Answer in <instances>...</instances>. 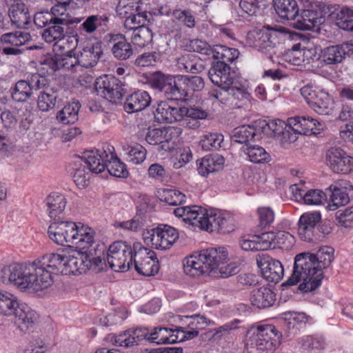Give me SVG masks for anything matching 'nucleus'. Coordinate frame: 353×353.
Here are the masks:
<instances>
[{
  "label": "nucleus",
  "mask_w": 353,
  "mask_h": 353,
  "mask_svg": "<svg viewBox=\"0 0 353 353\" xmlns=\"http://www.w3.org/2000/svg\"><path fill=\"white\" fill-rule=\"evenodd\" d=\"M90 261L83 251L50 253L26 263H13L0 270V282L14 285L21 292L37 293L54 283L58 274H78L88 270Z\"/></svg>",
  "instance_id": "nucleus-1"
},
{
  "label": "nucleus",
  "mask_w": 353,
  "mask_h": 353,
  "mask_svg": "<svg viewBox=\"0 0 353 353\" xmlns=\"http://www.w3.org/2000/svg\"><path fill=\"white\" fill-rule=\"evenodd\" d=\"M334 252L332 248L324 246L316 254L304 252L297 254L292 274L283 285H294L300 283L299 289L301 291L315 290L321 284L323 270L328 268L334 259Z\"/></svg>",
  "instance_id": "nucleus-2"
},
{
  "label": "nucleus",
  "mask_w": 353,
  "mask_h": 353,
  "mask_svg": "<svg viewBox=\"0 0 353 353\" xmlns=\"http://www.w3.org/2000/svg\"><path fill=\"white\" fill-rule=\"evenodd\" d=\"M174 214L188 224L206 231L229 232L234 230V219L228 212L218 209H206L201 206L179 207L174 210Z\"/></svg>",
  "instance_id": "nucleus-3"
},
{
  "label": "nucleus",
  "mask_w": 353,
  "mask_h": 353,
  "mask_svg": "<svg viewBox=\"0 0 353 353\" xmlns=\"http://www.w3.org/2000/svg\"><path fill=\"white\" fill-rule=\"evenodd\" d=\"M103 54L99 45L90 44L83 47L77 54H59L49 56L41 61L42 68L48 74L56 70L65 69L81 71L83 68L94 67Z\"/></svg>",
  "instance_id": "nucleus-4"
},
{
  "label": "nucleus",
  "mask_w": 353,
  "mask_h": 353,
  "mask_svg": "<svg viewBox=\"0 0 353 353\" xmlns=\"http://www.w3.org/2000/svg\"><path fill=\"white\" fill-rule=\"evenodd\" d=\"M11 317L19 327L28 328L37 320L38 314L19 298L0 290V315Z\"/></svg>",
  "instance_id": "nucleus-5"
},
{
  "label": "nucleus",
  "mask_w": 353,
  "mask_h": 353,
  "mask_svg": "<svg viewBox=\"0 0 353 353\" xmlns=\"http://www.w3.org/2000/svg\"><path fill=\"white\" fill-rule=\"evenodd\" d=\"M279 334L273 325H262L251 327L244 339L248 353L272 352L279 345Z\"/></svg>",
  "instance_id": "nucleus-6"
},
{
  "label": "nucleus",
  "mask_w": 353,
  "mask_h": 353,
  "mask_svg": "<svg viewBox=\"0 0 353 353\" xmlns=\"http://www.w3.org/2000/svg\"><path fill=\"white\" fill-rule=\"evenodd\" d=\"M224 254L210 248L187 256L183 260V271L185 274L197 277L215 271L216 267L225 258Z\"/></svg>",
  "instance_id": "nucleus-7"
},
{
  "label": "nucleus",
  "mask_w": 353,
  "mask_h": 353,
  "mask_svg": "<svg viewBox=\"0 0 353 353\" xmlns=\"http://www.w3.org/2000/svg\"><path fill=\"white\" fill-rule=\"evenodd\" d=\"M301 94L310 108L319 114H329L333 109V99L319 86L306 85L301 89Z\"/></svg>",
  "instance_id": "nucleus-8"
},
{
  "label": "nucleus",
  "mask_w": 353,
  "mask_h": 353,
  "mask_svg": "<svg viewBox=\"0 0 353 353\" xmlns=\"http://www.w3.org/2000/svg\"><path fill=\"white\" fill-rule=\"evenodd\" d=\"M1 121L7 131L24 133L30 128L32 119L30 111L14 107L2 110Z\"/></svg>",
  "instance_id": "nucleus-9"
},
{
  "label": "nucleus",
  "mask_w": 353,
  "mask_h": 353,
  "mask_svg": "<svg viewBox=\"0 0 353 353\" xmlns=\"http://www.w3.org/2000/svg\"><path fill=\"white\" fill-rule=\"evenodd\" d=\"M132 248L125 241L113 243L108 250L106 261L110 268L115 272H125L133 261Z\"/></svg>",
  "instance_id": "nucleus-10"
},
{
  "label": "nucleus",
  "mask_w": 353,
  "mask_h": 353,
  "mask_svg": "<svg viewBox=\"0 0 353 353\" xmlns=\"http://www.w3.org/2000/svg\"><path fill=\"white\" fill-rule=\"evenodd\" d=\"M146 243H150L154 249L166 250L170 249L179 239L177 230L170 225H162L148 231L143 234Z\"/></svg>",
  "instance_id": "nucleus-11"
},
{
  "label": "nucleus",
  "mask_w": 353,
  "mask_h": 353,
  "mask_svg": "<svg viewBox=\"0 0 353 353\" xmlns=\"http://www.w3.org/2000/svg\"><path fill=\"white\" fill-rule=\"evenodd\" d=\"M134 254L133 261L137 272L142 275L150 276L159 271L158 260L155 253L140 244H134Z\"/></svg>",
  "instance_id": "nucleus-12"
},
{
  "label": "nucleus",
  "mask_w": 353,
  "mask_h": 353,
  "mask_svg": "<svg viewBox=\"0 0 353 353\" xmlns=\"http://www.w3.org/2000/svg\"><path fill=\"white\" fill-rule=\"evenodd\" d=\"M258 127L260 128L261 134L279 139L282 143H292L296 140V134L292 132L289 123L281 119L269 121L260 120L258 121Z\"/></svg>",
  "instance_id": "nucleus-13"
},
{
  "label": "nucleus",
  "mask_w": 353,
  "mask_h": 353,
  "mask_svg": "<svg viewBox=\"0 0 353 353\" xmlns=\"http://www.w3.org/2000/svg\"><path fill=\"white\" fill-rule=\"evenodd\" d=\"M49 238L57 245L69 246L74 242L77 223L72 221H54L48 227Z\"/></svg>",
  "instance_id": "nucleus-14"
},
{
  "label": "nucleus",
  "mask_w": 353,
  "mask_h": 353,
  "mask_svg": "<svg viewBox=\"0 0 353 353\" xmlns=\"http://www.w3.org/2000/svg\"><path fill=\"white\" fill-rule=\"evenodd\" d=\"M95 90L98 94L113 103L121 99L124 93L121 82L114 77L108 75L97 79Z\"/></svg>",
  "instance_id": "nucleus-15"
},
{
  "label": "nucleus",
  "mask_w": 353,
  "mask_h": 353,
  "mask_svg": "<svg viewBox=\"0 0 353 353\" xmlns=\"http://www.w3.org/2000/svg\"><path fill=\"white\" fill-rule=\"evenodd\" d=\"M208 76L212 83L219 88H228L236 79V72L223 61H215L208 71Z\"/></svg>",
  "instance_id": "nucleus-16"
},
{
  "label": "nucleus",
  "mask_w": 353,
  "mask_h": 353,
  "mask_svg": "<svg viewBox=\"0 0 353 353\" xmlns=\"http://www.w3.org/2000/svg\"><path fill=\"white\" fill-rule=\"evenodd\" d=\"M257 265L263 277L270 282L277 283L284 276V268L281 261L268 254L259 256Z\"/></svg>",
  "instance_id": "nucleus-17"
},
{
  "label": "nucleus",
  "mask_w": 353,
  "mask_h": 353,
  "mask_svg": "<svg viewBox=\"0 0 353 353\" xmlns=\"http://www.w3.org/2000/svg\"><path fill=\"white\" fill-rule=\"evenodd\" d=\"M39 79L38 75H34L28 80H20L15 83L12 89L11 96L13 100L18 102L27 101L34 92L40 90L45 83Z\"/></svg>",
  "instance_id": "nucleus-18"
},
{
  "label": "nucleus",
  "mask_w": 353,
  "mask_h": 353,
  "mask_svg": "<svg viewBox=\"0 0 353 353\" xmlns=\"http://www.w3.org/2000/svg\"><path fill=\"white\" fill-rule=\"evenodd\" d=\"M353 54V43H343L341 45L330 46L321 50L322 68L327 65L341 63L346 55Z\"/></svg>",
  "instance_id": "nucleus-19"
},
{
  "label": "nucleus",
  "mask_w": 353,
  "mask_h": 353,
  "mask_svg": "<svg viewBox=\"0 0 353 353\" xmlns=\"http://www.w3.org/2000/svg\"><path fill=\"white\" fill-rule=\"evenodd\" d=\"M175 99L170 98L168 101H160L154 116L155 121L159 123H174L181 119V106H178Z\"/></svg>",
  "instance_id": "nucleus-20"
},
{
  "label": "nucleus",
  "mask_w": 353,
  "mask_h": 353,
  "mask_svg": "<svg viewBox=\"0 0 353 353\" xmlns=\"http://www.w3.org/2000/svg\"><path fill=\"white\" fill-rule=\"evenodd\" d=\"M292 132L296 134H318L323 128V124L311 117H294L288 119Z\"/></svg>",
  "instance_id": "nucleus-21"
},
{
  "label": "nucleus",
  "mask_w": 353,
  "mask_h": 353,
  "mask_svg": "<svg viewBox=\"0 0 353 353\" xmlns=\"http://www.w3.org/2000/svg\"><path fill=\"white\" fill-rule=\"evenodd\" d=\"M31 39L28 32L16 31L3 34L1 37V41L3 44L7 45L2 49V52L6 55H17L22 52L19 48Z\"/></svg>",
  "instance_id": "nucleus-22"
},
{
  "label": "nucleus",
  "mask_w": 353,
  "mask_h": 353,
  "mask_svg": "<svg viewBox=\"0 0 353 353\" xmlns=\"http://www.w3.org/2000/svg\"><path fill=\"white\" fill-rule=\"evenodd\" d=\"M8 16L12 24L18 28H25L31 20L28 8L22 0H6Z\"/></svg>",
  "instance_id": "nucleus-23"
},
{
  "label": "nucleus",
  "mask_w": 353,
  "mask_h": 353,
  "mask_svg": "<svg viewBox=\"0 0 353 353\" xmlns=\"http://www.w3.org/2000/svg\"><path fill=\"white\" fill-rule=\"evenodd\" d=\"M327 162L335 172L347 173L352 169V157L338 148H332L326 154Z\"/></svg>",
  "instance_id": "nucleus-24"
},
{
  "label": "nucleus",
  "mask_w": 353,
  "mask_h": 353,
  "mask_svg": "<svg viewBox=\"0 0 353 353\" xmlns=\"http://www.w3.org/2000/svg\"><path fill=\"white\" fill-rule=\"evenodd\" d=\"M179 130L174 127H165L163 128H148L145 139L150 145L161 144V148L166 150L165 143H168L176 137Z\"/></svg>",
  "instance_id": "nucleus-25"
},
{
  "label": "nucleus",
  "mask_w": 353,
  "mask_h": 353,
  "mask_svg": "<svg viewBox=\"0 0 353 353\" xmlns=\"http://www.w3.org/2000/svg\"><path fill=\"white\" fill-rule=\"evenodd\" d=\"M281 35L282 32L278 30L265 26L254 35L253 46L259 50L274 48L279 43Z\"/></svg>",
  "instance_id": "nucleus-26"
},
{
  "label": "nucleus",
  "mask_w": 353,
  "mask_h": 353,
  "mask_svg": "<svg viewBox=\"0 0 353 353\" xmlns=\"http://www.w3.org/2000/svg\"><path fill=\"white\" fill-rule=\"evenodd\" d=\"M109 43L113 56L118 60H127L133 54L131 44L121 34H109Z\"/></svg>",
  "instance_id": "nucleus-27"
},
{
  "label": "nucleus",
  "mask_w": 353,
  "mask_h": 353,
  "mask_svg": "<svg viewBox=\"0 0 353 353\" xmlns=\"http://www.w3.org/2000/svg\"><path fill=\"white\" fill-rule=\"evenodd\" d=\"M181 119L183 126L188 129H197L201 125V120L205 119L208 112L196 107L181 106Z\"/></svg>",
  "instance_id": "nucleus-28"
},
{
  "label": "nucleus",
  "mask_w": 353,
  "mask_h": 353,
  "mask_svg": "<svg viewBox=\"0 0 353 353\" xmlns=\"http://www.w3.org/2000/svg\"><path fill=\"white\" fill-rule=\"evenodd\" d=\"M225 159L219 154H212L203 157L197 161V170L202 176H208L210 174L222 170Z\"/></svg>",
  "instance_id": "nucleus-29"
},
{
  "label": "nucleus",
  "mask_w": 353,
  "mask_h": 353,
  "mask_svg": "<svg viewBox=\"0 0 353 353\" xmlns=\"http://www.w3.org/2000/svg\"><path fill=\"white\" fill-rule=\"evenodd\" d=\"M276 295L274 292L269 288L262 286L253 289L249 296L250 303L259 308L263 309L271 307L275 300Z\"/></svg>",
  "instance_id": "nucleus-30"
},
{
  "label": "nucleus",
  "mask_w": 353,
  "mask_h": 353,
  "mask_svg": "<svg viewBox=\"0 0 353 353\" xmlns=\"http://www.w3.org/2000/svg\"><path fill=\"white\" fill-rule=\"evenodd\" d=\"M148 341L157 344H172L183 341V337L177 335L173 325L171 327H156L151 331Z\"/></svg>",
  "instance_id": "nucleus-31"
},
{
  "label": "nucleus",
  "mask_w": 353,
  "mask_h": 353,
  "mask_svg": "<svg viewBox=\"0 0 353 353\" xmlns=\"http://www.w3.org/2000/svg\"><path fill=\"white\" fill-rule=\"evenodd\" d=\"M232 139L234 141L244 144V145H250V142L259 140L261 139L260 128L251 125H243L234 128Z\"/></svg>",
  "instance_id": "nucleus-32"
},
{
  "label": "nucleus",
  "mask_w": 353,
  "mask_h": 353,
  "mask_svg": "<svg viewBox=\"0 0 353 353\" xmlns=\"http://www.w3.org/2000/svg\"><path fill=\"white\" fill-rule=\"evenodd\" d=\"M151 103V97L148 92L138 90L129 95L124 103L123 108L128 113L139 112L146 108Z\"/></svg>",
  "instance_id": "nucleus-33"
},
{
  "label": "nucleus",
  "mask_w": 353,
  "mask_h": 353,
  "mask_svg": "<svg viewBox=\"0 0 353 353\" xmlns=\"http://www.w3.org/2000/svg\"><path fill=\"white\" fill-rule=\"evenodd\" d=\"M109 18L106 15L92 14L79 25L78 30L82 34H92L97 31H104Z\"/></svg>",
  "instance_id": "nucleus-34"
},
{
  "label": "nucleus",
  "mask_w": 353,
  "mask_h": 353,
  "mask_svg": "<svg viewBox=\"0 0 353 353\" xmlns=\"http://www.w3.org/2000/svg\"><path fill=\"white\" fill-rule=\"evenodd\" d=\"M68 19L65 18H55L50 26L43 30L42 37L48 43L53 46L57 44L61 39L63 38L65 32L64 26H67Z\"/></svg>",
  "instance_id": "nucleus-35"
},
{
  "label": "nucleus",
  "mask_w": 353,
  "mask_h": 353,
  "mask_svg": "<svg viewBox=\"0 0 353 353\" xmlns=\"http://www.w3.org/2000/svg\"><path fill=\"white\" fill-rule=\"evenodd\" d=\"M327 196H329V203L327 208L334 211L339 207L347 204L350 201L346 189L338 184H332L326 189Z\"/></svg>",
  "instance_id": "nucleus-36"
},
{
  "label": "nucleus",
  "mask_w": 353,
  "mask_h": 353,
  "mask_svg": "<svg viewBox=\"0 0 353 353\" xmlns=\"http://www.w3.org/2000/svg\"><path fill=\"white\" fill-rule=\"evenodd\" d=\"M284 327L288 336L297 334L309 322L310 316L303 312H288L283 314Z\"/></svg>",
  "instance_id": "nucleus-37"
},
{
  "label": "nucleus",
  "mask_w": 353,
  "mask_h": 353,
  "mask_svg": "<svg viewBox=\"0 0 353 353\" xmlns=\"http://www.w3.org/2000/svg\"><path fill=\"white\" fill-rule=\"evenodd\" d=\"M294 27L301 30H310L323 22L319 12L310 9H303L300 15L296 16Z\"/></svg>",
  "instance_id": "nucleus-38"
},
{
  "label": "nucleus",
  "mask_w": 353,
  "mask_h": 353,
  "mask_svg": "<svg viewBox=\"0 0 353 353\" xmlns=\"http://www.w3.org/2000/svg\"><path fill=\"white\" fill-rule=\"evenodd\" d=\"M77 232L74 235L75 239L72 245H74L78 251H87L92 245L94 241V231L80 223L77 224Z\"/></svg>",
  "instance_id": "nucleus-39"
},
{
  "label": "nucleus",
  "mask_w": 353,
  "mask_h": 353,
  "mask_svg": "<svg viewBox=\"0 0 353 353\" xmlns=\"http://www.w3.org/2000/svg\"><path fill=\"white\" fill-rule=\"evenodd\" d=\"M303 64L308 69L319 75L324 76L327 72L322 68V56L316 48L301 49Z\"/></svg>",
  "instance_id": "nucleus-40"
},
{
  "label": "nucleus",
  "mask_w": 353,
  "mask_h": 353,
  "mask_svg": "<svg viewBox=\"0 0 353 353\" xmlns=\"http://www.w3.org/2000/svg\"><path fill=\"white\" fill-rule=\"evenodd\" d=\"M105 154L108 153L105 150L102 152L90 150L84 154V163L91 172L99 174L105 170V165L108 163Z\"/></svg>",
  "instance_id": "nucleus-41"
},
{
  "label": "nucleus",
  "mask_w": 353,
  "mask_h": 353,
  "mask_svg": "<svg viewBox=\"0 0 353 353\" xmlns=\"http://www.w3.org/2000/svg\"><path fill=\"white\" fill-rule=\"evenodd\" d=\"M108 154H105L106 161L105 169L110 175L118 178L128 177L129 172L125 163L121 162L113 152V147H108Z\"/></svg>",
  "instance_id": "nucleus-42"
},
{
  "label": "nucleus",
  "mask_w": 353,
  "mask_h": 353,
  "mask_svg": "<svg viewBox=\"0 0 353 353\" xmlns=\"http://www.w3.org/2000/svg\"><path fill=\"white\" fill-rule=\"evenodd\" d=\"M274 6L279 17L285 19H294L299 12L296 0H274Z\"/></svg>",
  "instance_id": "nucleus-43"
},
{
  "label": "nucleus",
  "mask_w": 353,
  "mask_h": 353,
  "mask_svg": "<svg viewBox=\"0 0 353 353\" xmlns=\"http://www.w3.org/2000/svg\"><path fill=\"white\" fill-rule=\"evenodd\" d=\"M81 104L77 101L68 102L58 112L57 119L63 124L74 123L79 119Z\"/></svg>",
  "instance_id": "nucleus-44"
},
{
  "label": "nucleus",
  "mask_w": 353,
  "mask_h": 353,
  "mask_svg": "<svg viewBox=\"0 0 353 353\" xmlns=\"http://www.w3.org/2000/svg\"><path fill=\"white\" fill-rule=\"evenodd\" d=\"M241 151L246 159L254 163H261L270 160V154L263 147L258 145H243Z\"/></svg>",
  "instance_id": "nucleus-45"
},
{
  "label": "nucleus",
  "mask_w": 353,
  "mask_h": 353,
  "mask_svg": "<svg viewBox=\"0 0 353 353\" xmlns=\"http://www.w3.org/2000/svg\"><path fill=\"white\" fill-rule=\"evenodd\" d=\"M48 212L51 219H55L61 214L66 205V199L64 195L52 192L46 199Z\"/></svg>",
  "instance_id": "nucleus-46"
},
{
  "label": "nucleus",
  "mask_w": 353,
  "mask_h": 353,
  "mask_svg": "<svg viewBox=\"0 0 353 353\" xmlns=\"http://www.w3.org/2000/svg\"><path fill=\"white\" fill-rule=\"evenodd\" d=\"M187 76L177 75L173 77L172 82V90L170 97L175 100L188 99L187 92Z\"/></svg>",
  "instance_id": "nucleus-47"
},
{
  "label": "nucleus",
  "mask_w": 353,
  "mask_h": 353,
  "mask_svg": "<svg viewBox=\"0 0 353 353\" xmlns=\"http://www.w3.org/2000/svg\"><path fill=\"white\" fill-rule=\"evenodd\" d=\"M159 200L170 205H181L185 201V195L177 190L160 189L157 191Z\"/></svg>",
  "instance_id": "nucleus-48"
},
{
  "label": "nucleus",
  "mask_w": 353,
  "mask_h": 353,
  "mask_svg": "<svg viewBox=\"0 0 353 353\" xmlns=\"http://www.w3.org/2000/svg\"><path fill=\"white\" fill-rule=\"evenodd\" d=\"M239 52L234 48H229L223 45L214 46L212 59L223 61L224 63H232L239 57Z\"/></svg>",
  "instance_id": "nucleus-49"
},
{
  "label": "nucleus",
  "mask_w": 353,
  "mask_h": 353,
  "mask_svg": "<svg viewBox=\"0 0 353 353\" xmlns=\"http://www.w3.org/2000/svg\"><path fill=\"white\" fill-rule=\"evenodd\" d=\"M57 94L50 88H46L40 92L37 99L39 109L43 112H47L56 105Z\"/></svg>",
  "instance_id": "nucleus-50"
},
{
  "label": "nucleus",
  "mask_w": 353,
  "mask_h": 353,
  "mask_svg": "<svg viewBox=\"0 0 353 353\" xmlns=\"http://www.w3.org/2000/svg\"><path fill=\"white\" fill-rule=\"evenodd\" d=\"M90 172L86 165L82 163V160L75 163L72 178L79 188H84L88 185Z\"/></svg>",
  "instance_id": "nucleus-51"
},
{
  "label": "nucleus",
  "mask_w": 353,
  "mask_h": 353,
  "mask_svg": "<svg viewBox=\"0 0 353 353\" xmlns=\"http://www.w3.org/2000/svg\"><path fill=\"white\" fill-rule=\"evenodd\" d=\"M216 250L220 252H223L225 255V259L222 260V261H220V264L216 267L215 270H218L223 277H228L236 274L239 272V265L236 262L228 263V253L227 250L223 247L216 248Z\"/></svg>",
  "instance_id": "nucleus-52"
},
{
  "label": "nucleus",
  "mask_w": 353,
  "mask_h": 353,
  "mask_svg": "<svg viewBox=\"0 0 353 353\" xmlns=\"http://www.w3.org/2000/svg\"><path fill=\"white\" fill-rule=\"evenodd\" d=\"M177 65L181 70L190 73H198L203 68L198 58L195 55L190 54L180 57L177 61Z\"/></svg>",
  "instance_id": "nucleus-53"
},
{
  "label": "nucleus",
  "mask_w": 353,
  "mask_h": 353,
  "mask_svg": "<svg viewBox=\"0 0 353 353\" xmlns=\"http://www.w3.org/2000/svg\"><path fill=\"white\" fill-rule=\"evenodd\" d=\"M141 0H120L117 7L118 15L123 18H127L143 8Z\"/></svg>",
  "instance_id": "nucleus-54"
},
{
  "label": "nucleus",
  "mask_w": 353,
  "mask_h": 353,
  "mask_svg": "<svg viewBox=\"0 0 353 353\" xmlns=\"http://www.w3.org/2000/svg\"><path fill=\"white\" fill-rule=\"evenodd\" d=\"M132 31L130 39L134 46L143 48L152 41V33L148 27L141 26Z\"/></svg>",
  "instance_id": "nucleus-55"
},
{
  "label": "nucleus",
  "mask_w": 353,
  "mask_h": 353,
  "mask_svg": "<svg viewBox=\"0 0 353 353\" xmlns=\"http://www.w3.org/2000/svg\"><path fill=\"white\" fill-rule=\"evenodd\" d=\"M223 139V135L221 133L208 132L202 137L199 144L202 149L206 151L218 150L221 148Z\"/></svg>",
  "instance_id": "nucleus-56"
},
{
  "label": "nucleus",
  "mask_w": 353,
  "mask_h": 353,
  "mask_svg": "<svg viewBox=\"0 0 353 353\" xmlns=\"http://www.w3.org/2000/svg\"><path fill=\"white\" fill-rule=\"evenodd\" d=\"M110 341L113 345L118 347H128L138 345L132 329L110 336Z\"/></svg>",
  "instance_id": "nucleus-57"
},
{
  "label": "nucleus",
  "mask_w": 353,
  "mask_h": 353,
  "mask_svg": "<svg viewBox=\"0 0 353 353\" xmlns=\"http://www.w3.org/2000/svg\"><path fill=\"white\" fill-rule=\"evenodd\" d=\"M172 78L173 77L165 76L161 72H157L152 76L151 83L153 88L158 89L169 97L172 88Z\"/></svg>",
  "instance_id": "nucleus-58"
},
{
  "label": "nucleus",
  "mask_w": 353,
  "mask_h": 353,
  "mask_svg": "<svg viewBox=\"0 0 353 353\" xmlns=\"http://www.w3.org/2000/svg\"><path fill=\"white\" fill-rule=\"evenodd\" d=\"M185 48L188 51L200 53L208 58H212L214 50V46H211L204 40L198 39L190 40L186 44Z\"/></svg>",
  "instance_id": "nucleus-59"
},
{
  "label": "nucleus",
  "mask_w": 353,
  "mask_h": 353,
  "mask_svg": "<svg viewBox=\"0 0 353 353\" xmlns=\"http://www.w3.org/2000/svg\"><path fill=\"white\" fill-rule=\"evenodd\" d=\"M79 39L77 34L74 36H68L64 32L63 39H61L57 44L54 45V52L65 51V54H74L73 50L75 49L79 44Z\"/></svg>",
  "instance_id": "nucleus-60"
},
{
  "label": "nucleus",
  "mask_w": 353,
  "mask_h": 353,
  "mask_svg": "<svg viewBox=\"0 0 353 353\" xmlns=\"http://www.w3.org/2000/svg\"><path fill=\"white\" fill-rule=\"evenodd\" d=\"M148 21V14L143 9H141L136 13L128 15L124 21V26L127 30H133L139 28L141 26H145Z\"/></svg>",
  "instance_id": "nucleus-61"
},
{
  "label": "nucleus",
  "mask_w": 353,
  "mask_h": 353,
  "mask_svg": "<svg viewBox=\"0 0 353 353\" xmlns=\"http://www.w3.org/2000/svg\"><path fill=\"white\" fill-rule=\"evenodd\" d=\"M128 161L134 164L141 163L146 158L147 151L141 145H129L125 149Z\"/></svg>",
  "instance_id": "nucleus-62"
},
{
  "label": "nucleus",
  "mask_w": 353,
  "mask_h": 353,
  "mask_svg": "<svg viewBox=\"0 0 353 353\" xmlns=\"http://www.w3.org/2000/svg\"><path fill=\"white\" fill-rule=\"evenodd\" d=\"M337 26L344 30L353 31V10L348 8H343L337 14Z\"/></svg>",
  "instance_id": "nucleus-63"
},
{
  "label": "nucleus",
  "mask_w": 353,
  "mask_h": 353,
  "mask_svg": "<svg viewBox=\"0 0 353 353\" xmlns=\"http://www.w3.org/2000/svg\"><path fill=\"white\" fill-rule=\"evenodd\" d=\"M259 225L261 228L270 227L275 219V213L270 207H259L256 210Z\"/></svg>",
  "instance_id": "nucleus-64"
}]
</instances>
